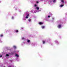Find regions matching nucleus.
<instances>
[{
	"label": "nucleus",
	"mask_w": 67,
	"mask_h": 67,
	"mask_svg": "<svg viewBox=\"0 0 67 67\" xmlns=\"http://www.w3.org/2000/svg\"><path fill=\"white\" fill-rule=\"evenodd\" d=\"M51 17V16H48V18H50Z\"/></svg>",
	"instance_id": "obj_20"
},
{
	"label": "nucleus",
	"mask_w": 67,
	"mask_h": 67,
	"mask_svg": "<svg viewBox=\"0 0 67 67\" xmlns=\"http://www.w3.org/2000/svg\"><path fill=\"white\" fill-rule=\"evenodd\" d=\"M36 9H37V10H39V8L38 7H36Z\"/></svg>",
	"instance_id": "obj_6"
},
{
	"label": "nucleus",
	"mask_w": 67,
	"mask_h": 67,
	"mask_svg": "<svg viewBox=\"0 0 67 67\" xmlns=\"http://www.w3.org/2000/svg\"><path fill=\"white\" fill-rule=\"evenodd\" d=\"M26 19H27V18H28V17L27 16H26Z\"/></svg>",
	"instance_id": "obj_19"
},
{
	"label": "nucleus",
	"mask_w": 67,
	"mask_h": 67,
	"mask_svg": "<svg viewBox=\"0 0 67 67\" xmlns=\"http://www.w3.org/2000/svg\"><path fill=\"white\" fill-rule=\"evenodd\" d=\"M13 47L14 48H16V47L15 46H13Z\"/></svg>",
	"instance_id": "obj_9"
},
{
	"label": "nucleus",
	"mask_w": 67,
	"mask_h": 67,
	"mask_svg": "<svg viewBox=\"0 0 67 67\" xmlns=\"http://www.w3.org/2000/svg\"><path fill=\"white\" fill-rule=\"evenodd\" d=\"M13 16H12V19H13Z\"/></svg>",
	"instance_id": "obj_21"
},
{
	"label": "nucleus",
	"mask_w": 67,
	"mask_h": 67,
	"mask_svg": "<svg viewBox=\"0 0 67 67\" xmlns=\"http://www.w3.org/2000/svg\"><path fill=\"white\" fill-rule=\"evenodd\" d=\"M43 44H45V41H43Z\"/></svg>",
	"instance_id": "obj_14"
},
{
	"label": "nucleus",
	"mask_w": 67,
	"mask_h": 67,
	"mask_svg": "<svg viewBox=\"0 0 67 67\" xmlns=\"http://www.w3.org/2000/svg\"><path fill=\"white\" fill-rule=\"evenodd\" d=\"M54 1H53V2H54Z\"/></svg>",
	"instance_id": "obj_25"
},
{
	"label": "nucleus",
	"mask_w": 67,
	"mask_h": 67,
	"mask_svg": "<svg viewBox=\"0 0 67 67\" xmlns=\"http://www.w3.org/2000/svg\"><path fill=\"white\" fill-rule=\"evenodd\" d=\"M14 54V53L13 52H12L11 53V54L12 55H13Z\"/></svg>",
	"instance_id": "obj_10"
},
{
	"label": "nucleus",
	"mask_w": 67,
	"mask_h": 67,
	"mask_svg": "<svg viewBox=\"0 0 67 67\" xmlns=\"http://www.w3.org/2000/svg\"><path fill=\"white\" fill-rule=\"evenodd\" d=\"M0 36H1V37H2V36H3V35H0Z\"/></svg>",
	"instance_id": "obj_12"
},
{
	"label": "nucleus",
	"mask_w": 67,
	"mask_h": 67,
	"mask_svg": "<svg viewBox=\"0 0 67 67\" xmlns=\"http://www.w3.org/2000/svg\"><path fill=\"white\" fill-rule=\"evenodd\" d=\"M42 29H44V28H45V27L44 26H42Z\"/></svg>",
	"instance_id": "obj_8"
},
{
	"label": "nucleus",
	"mask_w": 67,
	"mask_h": 67,
	"mask_svg": "<svg viewBox=\"0 0 67 67\" xmlns=\"http://www.w3.org/2000/svg\"><path fill=\"white\" fill-rule=\"evenodd\" d=\"M16 32L17 33V32H19V31L18 30H16Z\"/></svg>",
	"instance_id": "obj_17"
},
{
	"label": "nucleus",
	"mask_w": 67,
	"mask_h": 67,
	"mask_svg": "<svg viewBox=\"0 0 67 67\" xmlns=\"http://www.w3.org/2000/svg\"><path fill=\"white\" fill-rule=\"evenodd\" d=\"M64 6V5H60V7H62Z\"/></svg>",
	"instance_id": "obj_7"
},
{
	"label": "nucleus",
	"mask_w": 67,
	"mask_h": 67,
	"mask_svg": "<svg viewBox=\"0 0 67 67\" xmlns=\"http://www.w3.org/2000/svg\"><path fill=\"white\" fill-rule=\"evenodd\" d=\"M55 0H54V1H55Z\"/></svg>",
	"instance_id": "obj_26"
},
{
	"label": "nucleus",
	"mask_w": 67,
	"mask_h": 67,
	"mask_svg": "<svg viewBox=\"0 0 67 67\" xmlns=\"http://www.w3.org/2000/svg\"><path fill=\"white\" fill-rule=\"evenodd\" d=\"M36 3H38V2L37 1V2H36Z\"/></svg>",
	"instance_id": "obj_23"
},
{
	"label": "nucleus",
	"mask_w": 67,
	"mask_h": 67,
	"mask_svg": "<svg viewBox=\"0 0 67 67\" xmlns=\"http://www.w3.org/2000/svg\"><path fill=\"white\" fill-rule=\"evenodd\" d=\"M15 56H16V57H19V55H18V54H15Z\"/></svg>",
	"instance_id": "obj_3"
},
{
	"label": "nucleus",
	"mask_w": 67,
	"mask_h": 67,
	"mask_svg": "<svg viewBox=\"0 0 67 67\" xmlns=\"http://www.w3.org/2000/svg\"><path fill=\"white\" fill-rule=\"evenodd\" d=\"M24 39V38L23 37L22 38V40H23Z\"/></svg>",
	"instance_id": "obj_24"
},
{
	"label": "nucleus",
	"mask_w": 67,
	"mask_h": 67,
	"mask_svg": "<svg viewBox=\"0 0 67 67\" xmlns=\"http://www.w3.org/2000/svg\"><path fill=\"white\" fill-rule=\"evenodd\" d=\"M61 25H59L57 26L58 27V28H59H59H60V27H61Z\"/></svg>",
	"instance_id": "obj_1"
},
{
	"label": "nucleus",
	"mask_w": 67,
	"mask_h": 67,
	"mask_svg": "<svg viewBox=\"0 0 67 67\" xmlns=\"http://www.w3.org/2000/svg\"><path fill=\"white\" fill-rule=\"evenodd\" d=\"M27 16H28V17L29 16V14H28Z\"/></svg>",
	"instance_id": "obj_15"
},
{
	"label": "nucleus",
	"mask_w": 67,
	"mask_h": 67,
	"mask_svg": "<svg viewBox=\"0 0 67 67\" xmlns=\"http://www.w3.org/2000/svg\"><path fill=\"white\" fill-rule=\"evenodd\" d=\"M6 56H9V54H6Z\"/></svg>",
	"instance_id": "obj_18"
},
{
	"label": "nucleus",
	"mask_w": 67,
	"mask_h": 67,
	"mask_svg": "<svg viewBox=\"0 0 67 67\" xmlns=\"http://www.w3.org/2000/svg\"><path fill=\"white\" fill-rule=\"evenodd\" d=\"M61 2L62 3H64V0H61Z\"/></svg>",
	"instance_id": "obj_5"
},
{
	"label": "nucleus",
	"mask_w": 67,
	"mask_h": 67,
	"mask_svg": "<svg viewBox=\"0 0 67 67\" xmlns=\"http://www.w3.org/2000/svg\"><path fill=\"white\" fill-rule=\"evenodd\" d=\"M0 57H2V55H1L0 56Z\"/></svg>",
	"instance_id": "obj_22"
},
{
	"label": "nucleus",
	"mask_w": 67,
	"mask_h": 67,
	"mask_svg": "<svg viewBox=\"0 0 67 67\" xmlns=\"http://www.w3.org/2000/svg\"><path fill=\"white\" fill-rule=\"evenodd\" d=\"M38 24L40 25H42V24H43V23L42 22H40L38 23Z\"/></svg>",
	"instance_id": "obj_2"
},
{
	"label": "nucleus",
	"mask_w": 67,
	"mask_h": 67,
	"mask_svg": "<svg viewBox=\"0 0 67 67\" xmlns=\"http://www.w3.org/2000/svg\"><path fill=\"white\" fill-rule=\"evenodd\" d=\"M31 19H28V21H29V22H31Z\"/></svg>",
	"instance_id": "obj_4"
},
{
	"label": "nucleus",
	"mask_w": 67,
	"mask_h": 67,
	"mask_svg": "<svg viewBox=\"0 0 67 67\" xmlns=\"http://www.w3.org/2000/svg\"><path fill=\"white\" fill-rule=\"evenodd\" d=\"M30 42V40H28L27 41V42H28V43H29Z\"/></svg>",
	"instance_id": "obj_11"
},
{
	"label": "nucleus",
	"mask_w": 67,
	"mask_h": 67,
	"mask_svg": "<svg viewBox=\"0 0 67 67\" xmlns=\"http://www.w3.org/2000/svg\"><path fill=\"white\" fill-rule=\"evenodd\" d=\"M27 16H28V17L29 16V14H28Z\"/></svg>",
	"instance_id": "obj_16"
},
{
	"label": "nucleus",
	"mask_w": 67,
	"mask_h": 67,
	"mask_svg": "<svg viewBox=\"0 0 67 67\" xmlns=\"http://www.w3.org/2000/svg\"><path fill=\"white\" fill-rule=\"evenodd\" d=\"M35 7H36L37 6V5L36 4H35L34 5Z\"/></svg>",
	"instance_id": "obj_13"
}]
</instances>
